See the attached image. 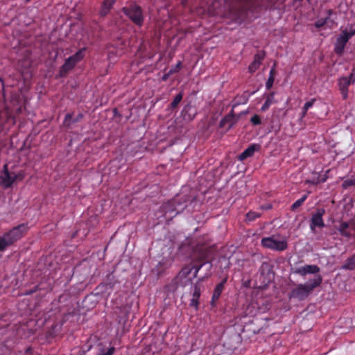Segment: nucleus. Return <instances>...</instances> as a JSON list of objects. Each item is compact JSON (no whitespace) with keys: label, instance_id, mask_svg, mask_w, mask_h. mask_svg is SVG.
I'll list each match as a JSON object with an SVG mask.
<instances>
[{"label":"nucleus","instance_id":"22","mask_svg":"<svg viewBox=\"0 0 355 355\" xmlns=\"http://www.w3.org/2000/svg\"><path fill=\"white\" fill-rule=\"evenodd\" d=\"M272 71H273V69H272L270 71V77L268 78V81L266 83V87L268 89H270L272 87V84H273L274 78H273L272 74Z\"/></svg>","mask_w":355,"mask_h":355},{"label":"nucleus","instance_id":"29","mask_svg":"<svg viewBox=\"0 0 355 355\" xmlns=\"http://www.w3.org/2000/svg\"><path fill=\"white\" fill-rule=\"evenodd\" d=\"M306 114V112H305V110L304 108L302 109V117H304Z\"/></svg>","mask_w":355,"mask_h":355},{"label":"nucleus","instance_id":"25","mask_svg":"<svg viewBox=\"0 0 355 355\" xmlns=\"http://www.w3.org/2000/svg\"><path fill=\"white\" fill-rule=\"evenodd\" d=\"M314 100H311L309 102H306L304 105V110H305V112H307L308 110L313 105Z\"/></svg>","mask_w":355,"mask_h":355},{"label":"nucleus","instance_id":"26","mask_svg":"<svg viewBox=\"0 0 355 355\" xmlns=\"http://www.w3.org/2000/svg\"><path fill=\"white\" fill-rule=\"evenodd\" d=\"M327 23V19H320L315 23L317 27H321Z\"/></svg>","mask_w":355,"mask_h":355},{"label":"nucleus","instance_id":"24","mask_svg":"<svg viewBox=\"0 0 355 355\" xmlns=\"http://www.w3.org/2000/svg\"><path fill=\"white\" fill-rule=\"evenodd\" d=\"M348 227V224L345 222H343L340 223L338 230L342 234H345V230Z\"/></svg>","mask_w":355,"mask_h":355},{"label":"nucleus","instance_id":"11","mask_svg":"<svg viewBox=\"0 0 355 355\" xmlns=\"http://www.w3.org/2000/svg\"><path fill=\"white\" fill-rule=\"evenodd\" d=\"M352 81L348 78L343 77L339 79V88L344 98L347 97L348 87Z\"/></svg>","mask_w":355,"mask_h":355},{"label":"nucleus","instance_id":"4","mask_svg":"<svg viewBox=\"0 0 355 355\" xmlns=\"http://www.w3.org/2000/svg\"><path fill=\"white\" fill-rule=\"evenodd\" d=\"M321 283V278L316 277L309 281L305 284H300L292 291V295L295 297L302 299L306 297L309 293Z\"/></svg>","mask_w":355,"mask_h":355},{"label":"nucleus","instance_id":"2","mask_svg":"<svg viewBox=\"0 0 355 355\" xmlns=\"http://www.w3.org/2000/svg\"><path fill=\"white\" fill-rule=\"evenodd\" d=\"M27 231L25 225L14 227L9 232L0 237V250H4L8 246L19 239Z\"/></svg>","mask_w":355,"mask_h":355},{"label":"nucleus","instance_id":"14","mask_svg":"<svg viewBox=\"0 0 355 355\" xmlns=\"http://www.w3.org/2000/svg\"><path fill=\"white\" fill-rule=\"evenodd\" d=\"M116 0H105L102 4L100 14L101 16H105L111 10Z\"/></svg>","mask_w":355,"mask_h":355},{"label":"nucleus","instance_id":"15","mask_svg":"<svg viewBox=\"0 0 355 355\" xmlns=\"http://www.w3.org/2000/svg\"><path fill=\"white\" fill-rule=\"evenodd\" d=\"M262 58L257 55L255 56L254 61L251 63V64L248 67V71L250 73L254 72L260 66Z\"/></svg>","mask_w":355,"mask_h":355},{"label":"nucleus","instance_id":"10","mask_svg":"<svg viewBox=\"0 0 355 355\" xmlns=\"http://www.w3.org/2000/svg\"><path fill=\"white\" fill-rule=\"evenodd\" d=\"M319 271V268L315 265H306L304 266L299 267L295 270V272L301 275H305L306 274H314Z\"/></svg>","mask_w":355,"mask_h":355},{"label":"nucleus","instance_id":"12","mask_svg":"<svg viewBox=\"0 0 355 355\" xmlns=\"http://www.w3.org/2000/svg\"><path fill=\"white\" fill-rule=\"evenodd\" d=\"M260 145L259 144H253L249 146L246 150H245L239 157L240 160H244L245 159L251 157L256 152L259 150Z\"/></svg>","mask_w":355,"mask_h":355},{"label":"nucleus","instance_id":"28","mask_svg":"<svg viewBox=\"0 0 355 355\" xmlns=\"http://www.w3.org/2000/svg\"><path fill=\"white\" fill-rule=\"evenodd\" d=\"M351 81L354 83L355 82V68L352 70L351 73L350 77L349 78Z\"/></svg>","mask_w":355,"mask_h":355},{"label":"nucleus","instance_id":"5","mask_svg":"<svg viewBox=\"0 0 355 355\" xmlns=\"http://www.w3.org/2000/svg\"><path fill=\"white\" fill-rule=\"evenodd\" d=\"M354 35H355V26L354 25L348 26L342 31L335 44V51L338 54L342 53L346 43Z\"/></svg>","mask_w":355,"mask_h":355},{"label":"nucleus","instance_id":"7","mask_svg":"<svg viewBox=\"0 0 355 355\" xmlns=\"http://www.w3.org/2000/svg\"><path fill=\"white\" fill-rule=\"evenodd\" d=\"M125 14L137 24H141L143 20L141 9L139 6L135 5L128 10L124 9Z\"/></svg>","mask_w":355,"mask_h":355},{"label":"nucleus","instance_id":"23","mask_svg":"<svg viewBox=\"0 0 355 355\" xmlns=\"http://www.w3.org/2000/svg\"><path fill=\"white\" fill-rule=\"evenodd\" d=\"M250 121L252 124L254 125H259L261 123V120H260V118L258 115L255 114L254 115L251 119H250Z\"/></svg>","mask_w":355,"mask_h":355},{"label":"nucleus","instance_id":"27","mask_svg":"<svg viewBox=\"0 0 355 355\" xmlns=\"http://www.w3.org/2000/svg\"><path fill=\"white\" fill-rule=\"evenodd\" d=\"M347 268L349 269H353L355 268V261H354L352 259L350 260L347 266Z\"/></svg>","mask_w":355,"mask_h":355},{"label":"nucleus","instance_id":"9","mask_svg":"<svg viewBox=\"0 0 355 355\" xmlns=\"http://www.w3.org/2000/svg\"><path fill=\"white\" fill-rule=\"evenodd\" d=\"M324 213V210L321 209L313 216L311 218V229L313 230L315 227H322L324 223L322 220V216Z\"/></svg>","mask_w":355,"mask_h":355},{"label":"nucleus","instance_id":"8","mask_svg":"<svg viewBox=\"0 0 355 355\" xmlns=\"http://www.w3.org/2000/svg\"><path fill=\"white\" fill-rule=\"evenodd\" d=\"M83 58V51L80 50L77 52L74 55L70 57L62 66L61 73L63 71L65 73L68 70L71 69L76 62L80 61Z\"/></svg>","mask_w":355,"mask_h":355},{"label":"nucleus","instance_id":"6","mask_svg":"<svg viewBox=\"0 0 355 355\" xmlns=\"http://www.w3.org/2000/svg\"><path fill=\"white\" fill-rule=\"evenodd\" d=\"M3 168L4 171L0 177V182L4 187H9L16 180H21L24 178V173L21 172L12 176L8 171L7 165H4Z\"/></svg>","mask_w":355,"mask_h":355},{"label":"nucleus","instance_id":"3","mask_svg":"<svg viewBox=\"0 0 355 355\" xmlns=\"http://www.w3.org/2000/svg\"><path fill=\"white\" fill-rule=\"evenodd\" d=\"M261 244L269 249L277 251H282L288 247V239L286 236L282 235H272L269 237L262 239Z\"/></svg>","mask_w":355,"mask_h":355},{"label":"nucleus","instance_id":"21","mask_svg":"<svg viewBox=\"0 0 355 355\" xmlns=\"http://www.w3.org/2000/svg\"><path fill=\"white\" fill-rule=\"evenodd\" d=\"M259 216V214L256 212H249L246 215V218L249 220H252L256 219Z\"/></svg>","mask_w":355,"mask_h":355},{"label":"nucleus","instance_id":"17","mask_svg":"<svg viewBox=\"0 0 355 355\" xmlns=\"http://www.w3.org/2000/svg\"><path fill=\"white\" fill-rule=\"evenodd\" d=\"M274 103V96L273 94H270L268 96L261 107V111L264 112L269 108V107Z\"/></svg>","mask_w":355,"mask_h":355},{"label":"nucleus","instance_id":"19","mask_svg":"<svg viewBox=\"0 0 355 355\" xmlns=\"http://www.w3.org/2000/svg\"><path fill=\"white\" fill-rule=\"evenodd\" d=\"M182 98V94H180H180H178L175 97V98H174V100L173 101V102L171 103V106H172L173 107H176V106L178 105V103L181 101Z\"/></svg>","mask_w":355,"mask_h":355},{"label":"nucleus","instance_id":"16","mask_svg":"<svg viewBox=\"0 0 355 355\" xmlns=\"http://www.w3.org/2000/svg\"><path fill=\"white\" fill-rule=\"evenodd\" d=\"M223 283L217 285V286L216 287L215 290H214V292L213 293V296H212V303H214V302L215 300H217L221 293H222V291H223Z\"/></svg>","mask_w":355,"mask_h":355},{"label":"nucleus","instance_id":"1","mask_svg":"<svg viewBox=\"0 0 355 355\" xmlns=\"http://www.w3.org/2000/svg\"><path fill=\"white\" fill-rule=\"evenodd\" d=\"M200 267L196 266H188L184 268L175 279L176 284L179 286H189L190 289L194 288L195 285H200L196 275Z\"/></svg>","mask_w":355,"mask_h":355},{"label":"nucleus","instance_id":"18","mask_svg":"<svg viewBox=\"0 0 355 355\" xmlns=\"http://www.w3.org/2000/svg\"><path fill=\"white\" fill-rule=\"evenodd\" d=\"M306 198H307V195H304L300 199L295 201L292 205V209L294 210V209L298 208L299 207H300L302 205V203L305 201Z\"/></svg>","mask_w":355,"mask_h":355},{"label":"nucleus","instance_id":"20","mask_svg":"<svg viewBox=\"0 0 355 355\" xmlns=\"http://www.w3.org/2000/svg\"><path fill=\"white\" fill-rule=\"evenodd\" d=\"M352 185L355 186V178L346 180L344 181V182L343 184V187H345V188L347 187L352 186Z\"/></svg>","mask_w":355,"mask_h":355},{"label":"nucleus","instance_id":"13","mask_svg":"<svg viewBox=\"0 0 355 355\" xmlns=\"http://www.w3.org/2000/svg\"><path fill=\"white\" fill-rule=\"evenodd\" d=\"M200 285H195L193 291L192 298L190 302V306L194 307L196 309L198 308V300L200 295Z\"/></svg>","mask_w":355,"mask_h":355}]
</instances>
